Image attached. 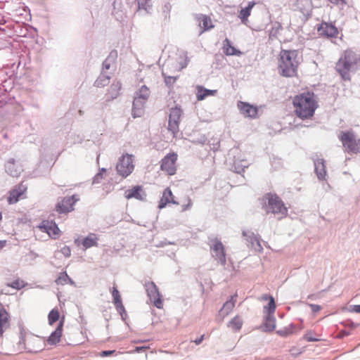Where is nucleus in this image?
<instances>
[{
	"mask_svg": "<svg viewBox=\"0 0 360 360\" xmlns=\"http://www.w3.org/2000/svg\"><path fill=\"white\" fill-rule=\"evenodd\" d=\"M112 296L113 297V303L117 310H124V306L122 302L121 295L116 287H113L112 290Z\"/></svg>",
	"mask_w": 360,
	"mask_h": 360,
	"instance_id": "28",
	"label": "nucleus"
},
{
	"mask_svg": "<svg viewBox=\"0 0 360 360\" xmlns=\"http://www.w3.org/2000/svg\"><path fill=\"white\" fill-rule=\"evenodd\" d=\"M60 251L67 257H70L71 255V250L68 246L63 247Z\"/></svg>",
	"mask_w": 360,
	"mask_h": 360,
	"instance_id": "46",
	"label": "nucleus"
},
{
	"mask_svg": "<svg viewBox=\"0 0 360 360\" xmlns=\"http://www.w3.org/2000/svg\"><path fill=\"white\" fill-rule=\"evenodd\" d=\"M115 57H116V53H115V55H114V56H112V53H111V54H110V56L108 58H106V59L105 60V61L103 62V67H104L106 70L110 69V65H111V64H110L111 59H112V60H114Z\"/></svg>",
	"mask_w": 360,
	"mask_h": 360,
	"instance_id": "43",
	"label": "nucleus"
},
{
	"mask_svg": "<svg viewBox=\"0 0 360 360\" xmlns=\"http://www.w3.org/2000/svg\"><path fill=\"white\" fill-rule=\"evenodd\" d=\"M272 297L271 295H269L267 294H264L262 295L259 298V300H261V301H269L270 300V297Z\"/></svg>",
	"mask_w": 360,
	"mask_h": 360,
	"instance_id": "51",
	"label": "nucleus"
},
{
	"mask_svg": "<svg viewBox=\"0 0 360 360\" xmlns=\"http://www.w3.org/2000/svg\"><path fill=\"white\" fill-rule=\"evenodd\" d=\"M300 65L297 50H281L278 58V73L285 77H293L297 74Z\"/></svg>",
	"mask_w": 360,
	"mask_h": 360,
	"instance_id": "2",
	"label": "nucleus"
},
{
	"mask_svg": "<svg viewBox=\"0 0 360 360\" xmlns=\"http://www.w3.org/2000/svg\"><path fill=\"white\" fill-rule=\"evenodd\" d=\"M303 338L307 342H318L321 340V338L316 337V333L313 330L307 331Z\"/></svg>",
	"mask_w": 360,
	"mask_h": 360,
	"instance_id": "37",
	"label": "nucleus"
},
{
	"mask_svg": "<svg viewBox=\"0 0 360 360\" xmlns=\"http://www.w3.org/2000/svg\"><path fill=\"white\" fill-rule=\"evenodd\" d=\"M60 318V313L58 309H53L48 315L49 323L53 325Z\"/></svg>",
	"mask_w": 360,
	"mask_h": 360,
	"instance_id": "34",
	"label": "nucleus"
},
{
	"mask_svg": "<svg viewBox=\"0 0 360 360\" xmlns=\"http://www.w3.org/2000/svg\"><path fill=\"white\" fill-rule=\"evenodd\" d=\"M79 200L77 195L66 196L60 199L55 205L54 211L58 214H68L74 210L75 204Z\"/></svg>",
	"mask_w": 360,
	"mask_h": 360,
	"instance_id": "7",
	"label": "nucleus"
},
{
	"mask_svg": "<svg viewBox=\"0 0 360 360\" xmlns=\"http://www.w3.org/2000/svg\"><path fill=\"white\" fill-rule=\"evenodd\" d=\"M146 100L136 97L133 102L132 115L134 117H141L143 112L144 103Z\"/></svg>",
	"mask_w": 360,
	"mask_h": 360,
	"instance_id": "21",
	"label": "nucleus"
},
{
	"mask_svg": "<svg viewBox=\"0 0 360 360\" xmlns=\"http://www.w3.org/2000/svg\"><path fill=\"white\" fill-rule=\"evenodd\" d=\"M311 308L314 312H317L321 309V306L317 304H311Z\"/></svg>",
	"mask_w": 360,
	"mask_h": 360,
	"instance_id": "52",
	"label": "nucleus"
},
{
	"mask_svg": "<svg viewBox=\"0 0 360 360\" xmlns=\"http://www.w3.org/2000/svg\"><path fill=\"white\" fill-rule=\"evenodd\" d=\"M295 332V326L293 325H290L288 327H286L282 330L278 331V333L282 336H287L292 334Z\"/></svg>",
	"mask_w": 360,
	"mask_h": 360,
	"instance_id": "39",
	"label": "nucleus"
},
{
	"mask_svg": "<svg viewBox=\"0 0 360 360\" xmlns=\"http://www.w3.org/2000/svg\"><path fill=\"white\" fill-rule=\"evenodd\" d=\"M121 87L122 84L120 81L114 82L105 94V101L108 103L116 98L120 95Z\"/></svg>",
	"mask_w": 360,
	"mask_h": 360,
	"instance_id": "19",
	"label": "nucleus"
},
{
	"mask_svg": "<svg viewBox=\"0 0 360 360\" xmlns=\"http://www.w3.org/2000/svg\"><path fill=\"white\" fill-rule=\"evenodd\" d=\"M181 116V110L179 108H172L169 116L168 130L174 136L179 131V124Z\"/></svg>",
	"mask_w": 360,
	"mask_h": 360,
	"instance_id": "11",
	"label": "nucleus"
},
{
	"mask_svg": "<svg viewBox=\"0 0 360 360\" xmlns=\"http://www.w3.org/2000/svg\"><path fill=\"white\" fill-rule=\"evenodd\" d=\"M11 317L4 306L0 304V335H2L4 330L10 327Z\"/></svg>",
	"mask_w": 360,
	"mask_h": 360,
	"instance_id": "18",
	"label": "nucleus"
},
{
	"mask_svg": "<svg viewBox=\"0 0 360 360\" xmlns=\"http://www.w3.org/2000/svg\"><path fill=\"white\" fill-rule=\"evenodd\" d=\"M186 202L185 204H182L181 205V207H182V211H186V210H189L191 206H192V202H191V200L188 198V197H186Z\"/></svg>",
	"mask_w": 360,
	"mask_h": 360,
	"instance_id": "44",
	"label": "nucleus"
},
{
	"mask_svg": "<svg viewBox=\"0 0 360 360\" xmlns=\"http://www.w3.org/2000/svg\"><path fill=\"white\" fill-rule=\"evenodd\" d=\"M354 311L356 313H360V305H354Z\"/></svg>",
	"mask_w": 360,
	"mask_h": 360,
	"instance_id": "54",
	"label": "nucleus"
},
{
	"mask_svg": "<svg viewBox=\"0 0 360 360\" xmlns=\"http://www.w3.org/2000/svg\"><path fill=\"white\" fill-rule=\"evenodd\" d=\"M56 283L57 285H66L69 283L71 284L73 283V281L71 280V278L69 277L68 274L66 272H62L59 274L58 277L56 280Z\"/></svg>",
	"mask_w": 360,
	"mask_h": 360,
	"instance_id": "33",
	"label": "nucleus"
},
{
	"mask_svg": "<svg viewBox=\"0 0 360 360\" xmlns=\"http://www.w3.org/2000/svg\"><path fill=\"white\" fill-rule=\"evenodd\" d=\"M318 32L320 35L326 37H337L338 35V28L332 23L323 22L318 27Z\"/></svg>",
	"mask_w": 360,
	"mask_h": 360,
	"instance_id": "14",
	"label": "nucleus"
},
{
	"mask_svg": "<svg viewBox=\"0 0 360 360\" xmlns=\"http://www.w3.org/2000/svg\"><path fill=\"white\" fill-rule=\"evenodd\" d=\"M255 5L254 2H250L248 6L244 8H242L239 13V18L243 23L248 22V18L250 15L251 10Z\"/></svg>",
	"mask_w": 360,
	"mask_h": 360,
	"instance_id": "29",
	"label": "nucleus"
},
{
	"mask_svg": "<svg viewBox=\"0 0 360 360\" xmlns=\"http://www.w3.org/2000/svg\"><path fill=\"white\" fill-rule=\"evenodd\" d=\"M26 187L22 184L19 185L18 188L13 190L10 192L8 198L9 204H13L18 201L20 197L25 192Z\"/></svg>",
	"mask_w": 360,
	"mask_h": 360,
	"instance_id": "22",
	"label": "nucleus"
},
{
	"mask_svg": "<svg viewBox=\"0 0 360 360\" xmlns=\"http://www.w3.org/2000/svg\"><path fill=\"white\" fill-rule=\"evenodd\" d=\"M2 219V215H1V212H0V221Z\"/></svg>",
	"mask_w": 360,
	"mask_h": 360,
	"instance_id": "57",
	"label": "nucleus"
},
{
	"mask_svg": "<svg viewBox=\"0 0 360 360\" xmlns=\"http://www.w3.org/2000/svg\"><path fill=\"white\" fill-rule=\"evenodd\" d=\"M274 328H275V326H274V323L273 322V324H272V326L271 327V329H274Z\"/></svg>",
	"mask_w": 360,
	"mask_h": 360,
	"instance_id": "56",
	"label": "nucleus"
},
{
	"mask_svg": "<svg viewBox=\"0 0 360 360\" xmlns=\"http://www.w3.org/2000/svg\"><path fill=\"white\" fill-rule=\"evenodd\" d=\"M98 238L95 233H90L82 240V245L85 249L98 245Z\"/></svg>",
	"mask_w": 360,
	"mask_h": 360,
	"instance_id": "26",
	"label": "nucleus"
},
{
	"mask_svg": "<svg viewBox=\"0 0 360 360\" xmlns=\"http://www.w3.org/2000/svg\"><path fill=\"white\" fill-rule=\"evenodd\" d=\"M276 303L274 298L273 297H270V300H269V303L267 305L264 307V313L267 314L268 316H271L274 314L276 311Z\"/></svg>",
	"mask_w": 360,
	"mask_h": 360,
	"instance_id": "31",
	"label": "nucleus"
},
{
	"mask_svg": "<svg viewBox=\"0 0 360 360\" xmlns=\"http://www.w3.org/2000/svg\"><path fill=\"white\" fill-rule=\"evenodd\" d=\"M238 294L230 296L229 300L223 304L222 307L218 312V319L222 321L227 316H229L233 310L237 302Z\"/></svg>",
	"mask_w": 360,
	"mask_h": 360,
	"instance_id": "12",
	"label": "nucleus"
},
{
	"mask_svg": "<svg viewBox=\"0 0 360 360\" xmlns=\"http://www.w3.org/2000/svg\"><path fill=\"white\" fill-rule=\"evenodd\" d=\"M202 340H203V336H201L200 338H198V339H197V340H195V343L196 345H199V344H200V343H201V342L202 341Z\"/></svg>",
	"mask_w": 360,
	"mask_h": 360,
	"instance_id": "55",
	"label": "nucleus"
},
{
	"mask_svg": "<svg viewBox=\"0 0 360 360\" xmlns=\"http://www.w3.org/2000/svg\"><path fill=\"white\" fill-rule=\"evenodd\" d=\"M243 320L238 315L235 316L228 323L227 326L230 328L233 332H239L243 326Z\"/></svg>",
	"mask_w": 360,
	"mask_h": 360,
	"instance_id": "27",
	"label": "nucleus"
},
{
	"mask_svg": "<svg viewBox=\"0 0 360 360\" xmlns=\"http://www.w3.org/2000/svg\"><path fill=\"white\" fill-rule=\"evenodd\" d=\"M181 61L179 62L180 69L182 70L187 67L189 63V58L187 56V53H184V55L181 57Z\"/></svg>",
	"mask_w": 360,
	"mask_h": 360,
	"instance_id": "41",
	"label": "nucleus"
},
{
	"mask_svg": "<svg viewBox=\"0 0 360 360\" xmlns=\"http://www.w3.org/2000/svg\"><path fill=\"white\" fill-rule=\"evenodd\" d=\"M238 108L240 113L246 117L250 118H255L257 115L258 108L248 103L238 101L237 104Z\"/></svg>",
	"mask_w": 360,
	"mask_h": 360,
	"instance_id": "15",
	"label": "nucleus"
},
{
	"mask_svg": "<svg viewBox=\"0 0 360 360\" xmlns=\"http://www.w3.org/2000/svg\"><path fill=\"white\" fill-rule=\"evenodd\" d=\"M338 137L348 153H360V139H356L353 131H341Z\"/></svg>",
	"mask_w": 360,
	"mask_h": 360,
	"instance_id": "5",
	"label": "nucleus"
},
{
	"mask_svg": "<svg viewBox=\"0 0 360 360\" xmlns=\"http://www.w3.org/2000/svg\"><path fill=\"white\" fill-rule=\"evenodd\" d=\"M162 75L167 86L172 87L177 80V77L166 76L164 73Z\"/></svg>",
	"mask_w": 360,
	"mask_h": 360,
	"instance_id": "40",
	"label": "nucleus"
},
{
	"mask_svg": "<svg viewBox=\"0 0 360 360\" xmlns=\"http://www.w3.org/2000/svg\"><path fill=\"white\" fill-rule=\"evenodd\" d=\"M34 229L35 231L39 230L41 232L46 233L53 239H57L60 236V231L53 221L43 220Z\"/></svg>",
	"mask_w": 360,
	"mask_h": 360,
	"instance_id": "9",
	"label": "nucleus"
},
{
	"mask_svg": "<svg viewBox=\"0 0 360 360\" xmlns=\"http://www.w3.org/2000/svg\"><path fill=\"white\" fill-rule=\"evenodd\" d=\"M150 96V89L148 87H147L146 85H143L138 94L137 97L142 98L143 100H147Z\"/></svg>",
	"mask_w": 360,
	"mask_h": 360,
	"instance_id": "36",
	"label": "nucleus"
},
{
	"mask_svg": "<svg viewBox=\"0 0 360 360\" xmlns=\"http://www.w3.org/2000/svg\"><path fill=\"white\" fill-rule=\"evenodd\" d=\"M25 285H26V283L22 280H20V279L13 281L12 283L8 284V286L13 288L14 289H17V290H20V289L25 288Z\"/></svg>",
	"mask_w": 360,
	"mask_h": 360,
	"instance_id": "38",
	"label": "nucleus"
},
{
	"mask_svg": "<svg viewBox=\"0 0 360 360\" xmlns=\"http://www.w3.org/2000/svg\"><path fill=\"white\" fill-rule=\"evenodd\" d=\"M213 252V257L218 260L222 265H225L226 262L224 247L221 242L219 240L214 241L211 246Z\"/></svg>",
	"mask_w": 360,
	"mask_h": 360,
	"instance_id": "16",
	"label": "nucleus"
},
{
	"mask_svg": "<svg viewBox=\"0 0 360 360\" xmlns=\"http://www.w3.org/2000/svg\"><path fill=\"white\" fill-rule=\"evenodd\" d=\"M25 334L23 332H20V344L22 345L21 349L25 348Z\"/></svg>",
	"mask_w": 360,
	"mask_h": 360,
	"instance_id": "48",
	"label": "nucleus"
},
{
	"mask_svg": "<svg viewBox=\"0 0 360 360\" xmlns=\"http://www.w3.org/2000/svg\"><path fill=\"white\" fill-rule=\"evenodd\" d=\"M223 51L226 56H240L241 52L231 45L229 39H225L223 41Z\"/></svg>",
	"mask_w": 360,
	"mask_h": 360,
	"instance_id": "24",
	"label": "nucleus"
},
{
	"mask_svg": "<svg viewBox=\"0 0 360 360\" xmlns=\"http://www.w3.org/2000/svg\"><path fill=\"white\" fill-rule=\"evenodd\" d=\"M357 61L356 53L351 50H346L337 62L335 69L343 79L349 80L350 72L357 64Z\"/></svg>",
	"mask_w": 360,
	"mask_h": 360,
	"instance_id": "4",
	"label": "nucleus"
},
{
	"mask_svg": "<svg viewBox=\"0 0 360 360\" xmlns=\"http://www.w3.org/2000/svg\"><path fill=\"white\" fill-rule=\"evenodd\" d=\"M195 19L198 23V26L200 29V34L210 30L214 27L212 20L210 16L205 14H197Z\"/></svg>",
	"mask_w": 360,
	"mask_h": 360,
	"instance_id": "13",
	"label": "nucleus"
},
{
	"mask_svg": "<svg viewBox=\"0 0 360 360\" xmlns=\"http://www.w3.org/2000/svg\"><path fill=\"white\" fill-rule=\"evenodd\" d=\"M145 288L150 300L157 308L162 309L163 307V302L156 285L152 281L147 282L145 284Z\"/></svg>",
	"mask_w": 360,
	"mask_h": 360,
	"instance_id": "10",
	"label": "nucleus"
},
{
	"mask_svg": "<svg viewBox=\"0 0 360 360\" xmlns=\"http://www.w3.org/2000/svg\"><path fill=\"white\" fill-rule=\"evenodd\" d=\"M196 97L198 101H202L206 97L210 96H214L217 93V90H210L204 88L202 86H196Z\"/></svg>",
	"mask_w": 360,
	"mask_h": 360,
	"instance_id": "25",
	"label": "nucleus"
},
{
	"mask_svg": "<svg viewBox=\"0 0 360 360\" xmlns=\"http://www.w3.org/2000/svg\"><path fill=\"white\" fill-rule=\"evenodd\" d=\"M6 245V240H0V250Z\"/></svg>",
	"mask_w": 360,
	"mask_h": 360,
	"instance_id": "53",
	"label": "nucleus"
},
{
	"mask_svg": "<svg viewBox=\"0 0 360 360\" xmlns=\"http://www.w3.org/2000/svg\"><path fill=\"white\" fill-rule=\"evenodd\" d=\"M145 195V193L141 186H134L131 189H128L124 193V196L127 199L135 198L141 200L144 198Z\"/></svg>",
	"mask_w": 360,
	"mask_h": 360,
	"instance_id": "20",
	"label": "nucleus"
},
{
	"mask_svg": "<svg viewBox=\"0 0 360 360\" xmlns=\"http://www.w3.org/2000/svg\"><path fill=\"white\" fill-rule=\"evenodd\" d=\"M262 208L266 213L279 214L281 217L287 215L288 209L283 200L276 193H267L260 199Z\"/></svg>",
	"mask_w": 360,
	"mask_h": 360,
	"instance_id": "3",
	"label": "nucleus"
},
{
	"mask_svg": "<svg viewBox=\"0 0 360 360\" xmlns=\"http://www.w3.org/2000/svg\"><path fill=\"white\" fill-rule=\"evenodd\" d=\"M63 321H60L56 329L49 337L47 342L49 345H53L60 342L63 331Z\"/></svg>",
	"mask_w": 360,
	"mask_h": 360,
	"instance_id": "23",
	"label": "nucleus"
},
{
	"mask_svg": "<svg viewBox=\"0 0 360 360\" xmlns=\"http://www.w3.org/2000/svg\"><path fill=\"white\" fill-rule=\"evenodd\" d=\"M134 169L133 155L129 154L122 155L117 162L116 170L119 175L124 178L129 176Z\"/></svg>",
	"mask_w": 360,
	"mask_h": 360,
	"instance_id": "6",
	"label": "nucleus"
},
{
	"mask_svg": "<svg viewBox=\"0 0 360 360\" xmlns=\"http://www.w3.org/2000/svg\"><path fill=\"white\" fill-rule=\"evenodd\" d=\"M295 115L301 120H308L314 117L319 107L314 93L307 91L295 96L292 100Z\"/></svg>",
	"mask_w": 360,
	"mask_h": 360,
	"instance_id": "1",
	"label": "nucleus"
},
{
	"mask_svg": "<svg viewBox=\"0 0 360 360\" xmlns=\"http://www.w3.org/2000/svg\"><path fill=\"white\" fill-rule=\"evenodd\" d=\"M331 4L335 5H344L347 4V0H328Z\"/></svg>",
	"mask_w": 360,
	"mask_h": 360,
	"instance_id": "49",
	"label": "nucleus"
},
{
	"mask_svg": "<svg viewBox=\"0 0 360 360\" xmlns=\"http://www.w3.org/2000/svg\"><path fill=\"white\" fill-rule=\"evenodd\" d=\"M115 352V350H106V351H102L100 352L99 356L101 357L108 356L110 355L113 354Z\"/></svg>",
	"mask_w": 360,
	"mask_h": 360,
	"instance_id": "47",
	"label": "nucleus"
},
{
	"mask_svg": "<svg viewBox=\"0 0 360 360\" xmlns=\"http://www.w3.org/2000/svg\"><path fill=\"white\" fill-rule=\"evenodd\" d=\"M105 172L106 169H102L101 172L95 176L94 179V182H98L100 179H102L103 178V173Z\"/></svg>",
	"mask_w": 360,
	"mask_h": 360,
	"instance_id": "45",
	"label": "nucleus"
},
{
	"mask_svg": "<svg viewBox=\"0 0 360 360\" xmlns=\"http://www.w3.org/2000/svg\"><path fill=\"white\" fill-rule=\"evenodd\" d=\"M177 158L175 153L167 154L161 160L160 169L168 175H174L176 172Z\"/></svg>",
	"mask_w": 360,
	"mask_h": 360,
	"instance_id": "8",
	"label": "nucleus"
},
{
	"mask_svg": "<svg viewBox=\"0 0 360 360\" xmlns=\"http://www.w3.org/2000/svg\"><path fill=\"white\" fill-rule=\"evenodd\" d=\"M315 171L319 179H324L326 175V166L323 160H318L315 163Z\"/></svg>",
	"mask_w": 360,
	"mask_h": 360,
	"instance_id": "30",
	"label": "nucleus"
},
{
	"mask_svg": "<svg viewBox=\"0 0 360 360\" xmlns=\"http://www.w3.org/2000/svg\"><path fill=\"white\" fill-rule=\"evenodd\" d=\"M169 203L174 205L180 204V202L175 200L171 189L169 188H167L164 190L162 195L159 201L158 208L162 209Z\"/></svg>",
	"mask_w": 360,
	"mask_h": 360,
	"instance_id": "17",
	"label": "nucleus"
},
{
	"mask_svg": "<svg viewBox=\"0 0 360 360\" xmlns=\"http://www.w3.org/2000/svg\"><path fill=\"white\" fill-rule=\"evenodd\" d=\"M139 9L147 10L150 7V0H137Z\"/></svg>",
	"mask_w": 360,
	"mask_h": 360,
	"instance_id": "42",
	"label": "nucleus"
},
{
	"mask_svg": "<svg viewBox=\"0 0 360 360\" xmlns=\"http://www.w3.org/2000/svg\"><path fill=\"white\" fill-rule=\"evenodd\" d=\"M110 82V77L104 74L101 75L95 82L97 87L106 86Z\"/></svg>",
	"mask_w": 360,
	"mask_h": 360,
	"instance_id": "35",
	"label": "nucleus"
},
{
	"mask_svg": "<svg viewBox=\"0 0 360 360\" xmlns=\"http://www.w3.org/2000/svg\"><path fill=\"white\" fill-rule=\"evenodd\" d=\"M148 347H136L133 352H141L142 351H146L147 349H148ZM129 353H132V352H130Z\"/></svg>",
	"mask_w": 360,
	"mask_h": 360,
	"instance_id": "50",
	"label": "nucleus"
},
{
	"mask_svg": "<svg viewBox=\"0 0 360 360\" xmlns=\"http://www.w3.org/2000/svg\"><path fill=\"white\" fill-rule=\"evenodd\" d=\"M243 236L246 237V240L251 243L252 246H254L255 243H256L259 248L262 249L259 238L257 236H255L253 233H251L250 231H243Z\"/></svg>",
	"mask_w": 360,
	"mask_h": 360,
	"instance_id": "32",
	"label": "nucleus"
}]
</instances>
